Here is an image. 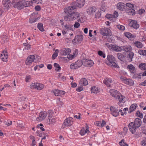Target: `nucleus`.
Wrapping results in <instances>:
<instances>
[{"instance_id":"f257e3e1","label":"nucleus","mask_w":146,"mask_h":146,"mask_svg":"<svg viewBox=\"0 0 146 146\" xmlns=\"http://www.w3.org/2000/svg\"><path fill=\"white\" fill-rule=\"evenodd\" d=\"M12 3L14 8L21 10L24 7L29 6L30 2L26 0H13Z\"/></svg>"},{"instance_id":"f03ea898","label":"nucleus","mask_w":146,"mask_h":146,"mask_svg":"<svg viewBox=\"0 0 146 146\" xmlns=\"http://www.w3.org/2000/svg\"><path fill=\"white\" fill-rule=\"evenodd\" d=\"M111 95L119 102L124 103L125 102L123 100L124 96L119 92L114 89H111L110 91Z\"/></svg>"},{"instance_id":"7ed1b4c3","label":"nucleus","mask_w":146,"mask_h":146,"mask_svg":"<svg viewBox=\"0 0 146 146\" xmlns=\"http://www.w3.org/2000/svg\"><path fill=\"white\" fill-rule=\"evenodd\" d=\"M107 59L109 62L106 64L110 67L112 68H118V65L114 62L115 58L113 56L111 55H108L107 56Z\"/></svg>"},{"instance_id":"20e7f679","label":"nucleus","mask_w":146,"mask_h":146,"mask_svg":"<svg viewBox=\"0 0 146 146\" xmlns=\"http://www.w3.org/2000/svg\"><path fill=\"white\" fill-rule=\"evenodd\" d=\"M78 12H75V13L67 14L64 17V19L68 21H71L75 20L77 18L78 15Z\"/></svg>"},{"instance_id":"39448f33","label":"nucleus","mask_w":146,"mask_h":146,"mask_svg":"<svg viewBox=\"0 0 146 146\" xmlns=\"http://www.w3.org/2000/svg\"><path fill=\"white\" fill-rule=\"evenodd\" d=\"M76 8L75 6L72 5H71L64 9V11L66 14L75 13V12L74 10Z\"/></svg>"},{"instance_id":"423d86ee","label":"nucleus","mask_w":146,"mask_h":146,"mask_svg":"<svg viewBox=\"0 0 146 146\" xmlns=\"http://www.w3.org/2000/svg\"><path fill=\"white\" fill-rule=\"evenodd\" d=\"M72 25H71L70 23L66 24L64 25L62 31V34L64 35L67 33L68 31L69 30H72Z\"/></svg>"},{"instance_id":"0eeeda50","label":"nucleus","mask_w":146,"mask_h":146,"mask_svg":"<svg viewBox=\"0 0 146 146\" xmlns=\"http://www.w3.org/2000/svg\"><path fill=\"white\" fill-rule=\"evenodd\" d=\"M126 5L127 7L131 8L129 10V11L127 12L128 15H134L135 14V10L133 9L134 8L133 5L131 3H127Z\"/></svg>"},{"instance_id":"6e6552de","label":"nucleus","mask_w":146,"mask_h":146,"mask_svg":"<svg viewBox=\"0 0 146 146\" xmlns=\"http://www.w3.org/2000/svg\"><path fill=\"white\" fill-rule=\"evenodd\" d=\"M47 113L45 111H42L39 113V117L36 118V120L37 121H40L44 119L47 116Z\"/></svg>"},{"instance_id":"1a4fd4ad","label":"nucleus","mask_w":146,"mask_h":146,"mask_svg":"<svg viewBox=\"0 0 146 146\" xmlns=\"http://www.w3.org/2000/svg\"><path fill=\"white\" fill-rule=\"evenodd\" d=\"M118 14L117 12L115 11L113 15L107 14L106 15V17L110 20L114 21L115 20V19L118 16Z\"/></svg>"},{"instance_id":"9d476101","label":"nucleus","mask_w":146,"mask_h":146,"mask_svg":"<svg viewBox=\"0 0 146 146\" xmlns=\"http://www.w3.org/2000/svg\"><path fill=\"white\" fill-rule=\"evenodd\" d=\"M118 14L117 12L115 11L113 15L107 14L106 15V17L110 20L114 21L115 20V19L118 16Z\"/></svg>"},{"instance_id":"9b49d317","label":"nucleus","mask_w":146,"mask_h":146,"mask_svg":"<svg viewBox=\"0 0 146 146\" xmlns=\"http://www.w3.org/2000/svg\"><path fill=\"white\" fill-rule=\"evenodd\" d=\"M121 80L125 84L129 85H133L134 84L133 80L129 79H127L124 77L121 76L120 77Z\"/></svg>"},{"instance_id":"f8f14e48","label":"nucleus","mask_w":146,"mask_h":146,"mask_svg":"<svg viewBox=\"0 0 146 146\" xmlns=\"http://www.w3.org/2000/svg\"><path fill=\"white\" fill-rule=\"evenodd\" d=\"M110 30L107 28H104L101 29L100 32L104 36H107L110 35Z\"/></svg>"},{"instance_id":"ddd939ff","label":"nucleus","mask_w":146,"mask_h":146,"mask_svg":"<svg viewBox=\"0 0 146 146\" xmlns=\"http://www.w3.org/2000/svg\"><path fill=\"white\" fill-rule=\"evenodd\" d=\"M8 57V53L6 51L3 50L1 52L0 58L2 61L5 62H7Z\"/></svg>"},{"instance_id":"4468645a","label":"nucleus","mask_w":146,"mask_h":146,"mask_svg":"<svg viewBox=\"0 0 146 146\" xmlns=\"http://www.w3.org/2000/svg\"><path fill=\"white\" fill-rule=\"evenodd\" d=\"M83 65L88 67H91L94 64L93 61L91 60L84 59L83 60Z\"/></svg>"},{"instance_id":"2eb2a0df","label":"nucleus","mask_w":146,"mask_h":146,"mask_svg":"<svg viewBox=\"0 0 146 146\" xmlns=\"http://www.w3.org/2000/svg\"><path fill=\"white\" fill-rule=\"evenodd\" d=\"M71 52V50L68 48H64L60 50V52L62 55H68Z\"/></svg>"},{"instance_id":"dca6fc26","label":"nucleus","mask_w":146,"mask_h":146,"mask_svg":"<svg viewBox=\"0 0 146 146\" xmlns=\"http://www.w3.org/2000/svg\"><path fill=\"white\" fill-rule=\"evenodd\" d=\"M96 9L95 7L91 6L88 7L86 11L89 15H92L96 12Z\"/></svg>"},{"instance_id":"f3484780","label":"nucleus","mask_w":146,"mask_h":146,"mask_svg":"<svg viewBox=\"0 0 146 146\" xmlns=\"http://www.w3.org/2000/svg\"><path fill=\"white\" fill-rule=\"evenodd\" d=\"M78 15L77 17V21L80 23H83L85 21L86 18L85 16L83 13H78Z\"/></svg>"},{"instance_id":"a211bd4d","label":"nucleus","mask_w":146,"mask_h":146,"mask_svg":"<svg viewBox=\"0 0 146 146\" xmlns=\"http://www.w3.org/2000/svg\"><path fill=\"white\" fill-rule=\"evenodd\" d=\"M52 92L56 96H61L64 95L66 93L64 91L59 90L58 89H54L52 90Z\"/></svg>"},{"instance_id":"6ab92c4d","label":"nucleus","mask_w":146,"mask_h":146,"mask_svg":"<svg viewBox=\"0 0 146 146\" xmlns=\"http://www.w3.org/2000/svg\"><path fill=\"white\" fill-rule=\"evenodd\" d=\"M73 123V119L72 117L67 118L64 121L63 124L66 126H69L71 125Z\"/></svg>"},{"instance_id":"aec40b11","label":"nucleus","mask_w":146,"mask_h":146,"mask_svg":"<svg viewBox=\"0 0 146 146\" xmlns=\"http://www.w3.org/2000/svg\"><path fill=\"white\" fill-rule=\"evenodd\" d=\"M128 127L129 131L132 134H134L135 133L136 129L137 128L133 122L129 123Z\"/></svg>"},{"instance_id":"412c9836","label":"nucleus","mask_w":146,"mask_h":146,"mask_svg":"<svg viewBox=\"0 0 146 146\" xmlns=\"http://www.w3.org/2000/svg\"><path fill=\"white\" fill-rule=\"evenodd\" d=\"M129 26L135 29H138L139 27V25L138 24L137 22L133 20H131L130 21L129 24Z\"/></svg>"},{"instance_id":"4be33fe9","label":"nucleus","mask_w":146,"mask_h":146,"mask_svg":"<svg viewBox=\"0 0 146 146\" xmlns=\"http://www.w3.org/2000/svg\"><path fill=\"white\" fill-rule=\"evenodd\" d=\"M35 59V56L34 55L29 56L27 58L25 61V64L27 65H29L31 64Z\"/></svg>"},{"instance_id":"5701e85b","label":"nucleus","mask_w":146,"mask_h":146,"mask_svg":"<svg viewBox=\"0 0 146 146\" xmlns=\"http://www.w3.org/2000/svg\"><path fill=\"white\" fill-rule=\"evenodd\" d=\"M111 114L114 116L117 117L119 114V111L115 107L111 106L110 108Z\"/></svg>"},{"instance_id":"b1692460","label":"nucleus","mask_w":146,"mask_h":146,"mask_svg":"<svg viewBox=\"0 0 146 146\" xmlns=\"http://www.w3.org/2000/svg\"><path fill=\"white\" fill-rule=\"evenodd\" d=\"M11 3V1L9 0H3L2 3L6 11H7L10 8Z\"/></svg>"},{"instance_id":"393cba45","label":"nucleus","mask_w":146,"mask_h":146,"mask_svg":"<svg viewBox=\"0 0 146 146\" xmlns=\"http://www.w3.org/2000/svg\"><path fill=\"white\" fill-rule=\"evenodd\" d=\"M89 132V127L88 125H86V128L84 127L82 128L80 132V133L82 136H83L86 133H88Z\"/></svg>"},{"instance_id":"a878e982","label":"nucleus","mask_w":146,"mask_h":146,"mask_svg":"<svg viewBox=\"0 0 146 146\" xmlns=\"http://www.w3.org/2000/svg\"><path fill=\"white\" fill-rule=\"evenodd\" d=\"M85 0H77L75 2L76 5L80 8L83 7L85 4Z\"/></svg>"},{"instance_id":"bb28decb","label":"nucleus","mask_w":146,"mask_h":146,"mask_svg":"<svg viewBox=\"0 0 146 146\" xmlns=\"http://www.w3.org/2000/svg\"><path fill=\"white\" fill-rule=\"evenodd\" d=\"M124 35L131 40H133L136 37L135 35H132L129 32H125Z\"/></svg>"},{"instance_id":"cd10ccee","label":"nucleus","mask_w":146,"mask_h":146,"mask_svg":"<svg viewBox=\"0 0 146 146\" xmlns=\"http://www.w3.org/2000/svg\"><path fill=\"white\" fill-rule=\"evenodd\" d=\"M113 82V81L110 78H106L103 81V83L108 87H110V83Z\"/></svg>"},{"instance_id":"c85d7f7f","label":"nucleus","mask_w":146,"mask_h":146,"mask_svg":"<svg viewBox=\"0 0 146 146\" xmlns=\"http://www.w3.org/2000/svg\"><path fill=\"white\" fill-rule=\"evenodd\" d=\"M141 119L138 118H136L135 119L134 122L133 123H134V125L137 128H138L141 125Z\"/></svg>"},{"instance_id":"c756f323","label":"nucleus","mask_w":146,"mask_h":146,"mask_svg":"<svg viewBox=\"0 0 146 146\" xmlns=\"http://www.w3.org/2000/svg\"><path fill=\"white\" fill-rule=\"evenodd\" d=\"M79 84L85 86L88 84V82L86 79L85 78H82L80 80Z\"/></svg>"},{"instance_id":"7c9ffc66","label":"nucleus","mask_w":146,"mask_h":146,"mask_svg":"<svg viewBox=\"0 0 146 146\" xmlns=\"http://www.w3.org/2000/svg\"><path fill=\"white\" fill-rule=\"evenodd\" d=\"M137 107V105L135 103L132 104L129 108V113H131L135 111Z\"/></svg>"},{"instance_id":"2f4dec72","label":"nucleus","mask_w":146,"mask_h":146,"mask_svg":"<svg viewBox=\"0 0 146 146\" xmlns=\"http://www.w3.org/2000/svg\"><path fill=\"white\" fill-rule=\"evenodd\" d=\"M134 55V54L133 53L131 52H130L129 53L127 54V60L129 62H131L132 61V59Z\"/></svg>"},{"instance_id":"473e14b6","label":"nucleus","mask_w":146,"mask_h":146,"mask_svg":"<svg viewBox=\"0 0 146 146\" xmlns=\"http://www.w3.org/2000/svg\"><path fill=\"white\" fill-rule=\"evenodd\" d=\"M91 91L92 93L94 94H97L100 92L99 88L95 86L92 87L91 88Z\"/></svg>"},{"instance_id":"72a5a7b5","label":"nucleus","mask_w":146,"mask_h":146,"mask_svg":"<svg viewBox=\"0 0 146 146\" xmlns=\"http://www.w3.org/2000/svg\"><path fill=\"white\" fill-rule=\"evenodd\" d=\"M122 47V50L126 52H130L132 50V48L131 46H121Z\"/></svg>"},{"instance_id":"f704fd0d","label":"nucleus","mask_w":146,"mask_h":146,"mask_svg":"<svg viewBox=\"0 0 146 146\" xmlns=\"http://www.w3.org/2000/svg\"><path fill=\"white\" fill-rule=\"evenodd\" d=\"M36 90H41L43 89L44 87V85L40 83L37 82Z\"/></svg>"},{"instance_id":"c9c22d12","label":"nucleus","mask_w":146,"mask_h":146,"mask_svg":"<svg viewBox=\"0 0 146 146\" xmlns=\"http://www.w3.org/2000/svg\"><path fill=\"white\" fill-rule=\"evenodd\" d=\"M129 70L132 73H134L135 72V67L132 64L129 65L127 67Z\"/></svg>"},{"instance_id":"e433bc0d","label":"nucleus","mask_w":146,"mask_h":146,"mask_svg":"<svg viewBox=\"0 0 146 146\" xmlns=\"http://www.w3.org/2000/svg\"><path fill=\"white\" fill-rule=\"evenodd\" d=\"M112 48L115 51L121 52L122 51V47L121 46H111Z\"/></svg>"},{"instance_id":"4c0bfd02","label":"nucleus","mask_w":146,"mask_h":146,"mask_svg":"<svg viewBox=\"0 0 146 146\" xmlns=\"http://www.w3.org/2000/svg\"><path fill=\"white\" fill-rule=\"evenodd\" d=\"M117 56L119 59L121 61H123L125 59L126 56V54H125L123 55L121 53H118L117 54Z\"/></svg>"},{"instance_id":"58836bf2","label":"nucleus","mask_w":146,"mask_h":146,"mask_svg":"<svg viewBox=\"0 0 146 146\" xmlns=\"http://www.w3.org/2000/svg\"><path fill=\"white\" fill-rule=\"evenodd\" d=\"M124 4L122 3H118L117 5V8L123 11L124 8Z\"/></svg>"},{"instance_id":"ea45409f","label":"nucleus","mask_w":146,"mask_h":146,"mask_svg":"<svg viewBox=\"0 0 146 146\" xmlns=\"http://www.w3.org/2000/svg\"><path fill=\"white\" fill-rule=\"evenodd\" d=\"M78 68L80 67L82 64L83 65V60H78L75 63Z\"/></svg>"},{"instance_id":"a19ab883","label":"nucleus","mask_w":146,"mask_h":146,"mask_svg":"<svg viewBox=\"0 0 146 146\" xmlns=\"http://www.w3.org/2000/svg\"><path fill=\"white\" fill-rule=\"evenodd\" d=\"M37 82H34L31 83L30 85V87L31 89H35L36 90Z\"/></svg>"},{"instance_id":"79ce46f5","label":"nucleus","mask_w":146,"mask_h":146,"mask_svg":"<svg viewBox=\"0 0 146 146\" xmlns=\"http://www.w3.org/2000/svg\"><path fill=\"white\" fill-rule=\"evenodd\" d=\"M47 113L48 115V118H52L54 115V112L52 110H48Z\"/></svg>"},{"instance_id":"37998d69","label":"nucleus","mask_w":146,"mask_h":146,"mask_svg":"<svg viewBox=\"0 0 146 146\" xmlns=\"http://www.w3.org/2000/svg\"><path fill=\"white\" fill-rule=\"evenodd\" d=\"M139 68L142 70H146V64L144 63H141L139 66Z\"/></svg>"},{"instance_id":"c03bdc74","label":"nucleus","mask_w":146,"mask_h":146,"mask_svg":"<svg viewBox=\"0 0 146 146\" xmlns=\"http://www.w3.org/2000/svg\"><path fill=\"white\" fill-rule=\"evenodd\" d=\"M31 15H32L33 16V18L36 19V20L37 21L38 19V13L37 12H33V13Z\"/></svg>"},{"instance_id":"a18cd8bd","label":"nucleus","mask_w":146,"mask_h":146,"mask_svg":"<svg viewBox=\"0 0 146 146\" xmlns=\"http://www.w3.org/2000/svg\"><path fill=\"white\" fill-rule=\"evenodd\" d=\"M83 36L82 35H78L76 36L74 40H77L78 42L82 41L83 39Z\"/></svg>"},{"instance_id":"49530a36","label":"nucleus","mask_w":146,"mask_h":146,"mask_svg":"<svg viewBox=\"0 0 146 146\" xmlns=\"http://www.w3.org/2000/svg\"><path fill=\"white\" fill-rule=\"evenodd\" d=\"M128 108H125L123 109V110H120L119 111V112L121 113V114L122 115H123L124 114H126L127 112L126 111L128 110Z\"/></svg>"},{"instance_id":"de8ad7c7","label":"nucleus","mask_w":146,"mask_h":146,"mask_svg":"<svg viewBox=\"0 0 146 146\" xmlns=\"http://www.w3.org/2000/svg\"><path fill=\"white\" fill-rule=\"evenodd\" d=\"M59 52L58 50L56 49L54 53L52 54V59L53 60L55 59L56 57L58 56V53Z\"/></svg>"},{"instance_id":"09e8293b","label":"nucleus","mask_w":146,"mask_h":146,"mask_svg":"<svg viewBox=\"0 0 146 146\" xmlns=\"http://www.w3.org/2000/svg\"><path fill=\"white\" fill-rule=\"evenodd\" d=\"M54 67L56 68L55 70L57 72L61 70V67L59 64L56 63H54Z\"/></svg>"},{"instance_id":"8fccbe9b","label":"nucleus","mask_w":146,"mask_h":146,"mask_svg":"<svg viewBox=\"0 0 146 146\" xmlns=\"http://www.w3.org/2000/svg\"><path fill=\"white\" fill-rule=\"evenodd\" d=\"M38 28L41 31L43 32L44 31L42 24V23H38L37 25Z\"/></svg>"},{"instance_id":"3c124183","label":"nucleus","mask_w":146,"mask_h":146,"mask_svg":"<svg viewBox=\"0 0 146 146\" xmlns=\"http://www.w3.org/2000/svg\"><path fill=\"white\" fill-rule=\"evenodd\" d=\"M49 120V123L50 124H53L56 121V119L54 117L48 118Z\"/></svg>"},{"instance_id":"603ef678","label":"nucleus","mask_w":146,"mask_h":146,"mask_svg":"<svg viewBox=\"0 0 146 146\" xmlns=\"http://www.w3.org/2000/svg\"><path fill=\"white\" fill-rule=\"evenodd\" d=\"M116 27L119 30L122 31H124L125 29V27L124 26L120 25H117L116 26Z\"/></svg>"},{"instance_id":"864d4df0","label":"nucleus","mask_w":146,"mask_h":146,"mask_svg":"<svg viewBox=\"0 0 146 146\" xmlns=\"http://www.w3.org/2000/svg\"><path fill=\"white\" fill-rule=\"evenodd\" d=\"M37 21L36 19H35L33 18L32 15L31 16V17L29 20V22L30 23H33L36 22Z\"/></svg>"},{"instance_id":"5fc2aeb1","label":"nucleus","mask_w":146,"mask_h":146,"mask_svg":"<svg viewBox=\"0 0 146 146\" xmlns=\"http://www.w3.org/2000/svg\"><path fill=\"white\" fill-rule=\"evenodd\" d=\"M124 141V140L122 139L119 143V145L121 146H128V145L125 143Z\"/></svg>"},{"instance_id":"6e6d98bb","label":"nucleus","mask_w":146,"mask_h":146,"mask_svg":"<svg viewBox=\"0 0 146 146\" xmlns=\"http://www.w3.org/2000/svg\"><path fill=\"white\" fill-rule=\"evenodd\" d=\"M136 115L137 117H139L141 118H142L143 117L142 113H141L139 111H137L136 112Z\"/></svg>"},{"instance_id":"4d7b16f0","label":"nucleus","mask_w":146,"mask_h":146,"mask_svg":"<svg viewBox=\"0 0 146 146\" xmlns=\"http://www.w3.org/2000/svg\"><path fill=\"white\" fill-rule=\"evenodd\" d=\"M138 52L141 55H145L146 54V50H139Z\"/></svg>"},{"instance_id":"13d9d810","label":"nucleus","mask_w":146,"mask_h":146,"mask_svg":"<svg viewBox=\"0 0 146 146\" xmlns=\"http://www.w3.org/2000/svg\"><path fill=\"white\" fill-rule=\"evenodd\" d=\"M98 54L100 56L104 58L106 57L105 54L101 50H99L98 52Z\"/></svg>"},{"instance_id":"bf43d9fd","label":"nucleus","mask_w":146,"mask_h":146,"mask_svg":"<svg viewBox=\"0 0 146 146\" xmlns=\"http://www.w3.org/2000/svg\"><path fill=\"white\" fill-rule=\"evenodd\" d=\"M31 80V76L30 75L27 76L25 78V82H29Z\"/></svg>"},{"instance_id":"052dcab7","label":"nucleus","mask_w":146,"mask_h":146,"mask_svg":"<svg viewBox=\"0 0 146 146\" xmlns=\"http://www.w3.org/2000/svg\"><path fill=\"white\" fill-rule=\"evenodd\" d=\"M70 69H75L78 68L75 63L71 64L70 66Z\"/></svg>"},{"instance_id":"680f3d73","label":"nucleus","mask_w":146,"mask_h":146,"mask_svg":"<svg viewBox=\"0 0 146 146\" xmlns=\"http://www.w3.org/2000/svg\"><path fill=\"white\" fill-rule=\"evenodd\" d=\"M141 74H135L133 76V78H141Z\"/></svg>"},{"instance_id":"e2e57ef3","label":"nucleus","mask_w":146,"mask_h":146,"mask_svg":"<svg viewBox=\"0 0 146 146\" xmlns=\"http://www.w3.org/2000/svg\"><path fill=\"white\" fill-rule=\"evenodd\" d=\"M80 24L79 23V22H76L74 25V27L75 28H78L80 27Z\"/></svg>"},{"instance_id":"0e129e2a","label":"nucleus","mask_w":146,"mask_h":146,"mask_svg":"<svg viewBox=\"0 0 146 146\" xmlns=\"http://www.w3.org/2000/svg\"><path fill=\"white\" fill-rule=\"evenodd\" d=\"M42 0H31L33 3H36L37 4L42 3Z\"/></svg>"},{"instance_id":"69168bd1","label":"nucleus","mask_w":146,"mask_h":146,"mask_svg":"<svg viewBox=\"0 0 146 146\" xmlns=\"http://www.w3.org/2000/svg\"><path fill=\"white\" fill-rule=\"evenodd\" d=\"M101 15V13L100 12H97L95 14V17L96 18H99L100 17Z\"/></svg>"},{"instance_id":"338daca9","label":"nucleus","mask_w":146,"mask_h":146,"mask_svg":"<svg viewBox=\"0 0 146 146\" xmlns=\"http://www.w3.org/2000/svg\"><path fill=\"white\" fill-rule=\"evenodd\" d=\"M80 115V114L78 113L76 115H74V117L76 119H81Z\"/></svg>"},{"instance_id":"774afa93","label":"nucleus","mask_w":146,"mask_h":146,"mask_svg":"<svg viewBox=\"0 0 146 146\" xmlns=\"http://www.w3.org/2000/svg\"><path fill=\"white\" fill-rule=\"evenodd\" d=\"M141 144L143 146L146 145V139H145L142 141Z\"/></svg>"}]
</instances>
